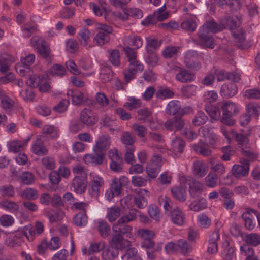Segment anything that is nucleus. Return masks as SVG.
I'll list each match as a JSON object with an SVG mask.
<instances>
[{"label": "nucleus", "mask_w": 260, "mask_h": 260, "mask_svg": "<svg viewBox=\"0 0 260 260\" xmlns=\"http://www.w3.org/2000/svg\"><path fill=\"white\" fill-rule=\"evenodd\" d=\"M208 119L207 116L203 111H199L192 120V123L196 126H200L205 123Z\"/></svg>", "instance_id": "nucleus-53"}, {"label": "nucleus", "mask_w": 260, "mask_h": 260, "mask_svg": "<svg viewBox=\"0 0 260 260\" xmlns=\"http://www.w3.org/2000/svg\"><path fill=\"white\" fill-rule=\"evenodd\" d=\"M81 122L85 125L91 126L94 125L96 120L93 116L92 111L88 109H84L81 112L80 115Z\"/></svg>", "instance_id": "nucleus-15"}, {"label": "nucleus", "mask_w": 260, "mask_h": 260, "mask_svg": "<svg viewBox=\"0 0 260 260\" xmlns=\"http://www.w3.org/2000/svg\"><path fill=\"white\" fill-rule=\"evenodd\" d=\"M66 69L65 67L61 64H54L50 69V74L52 75L62 77L66 75Z\"/></svg>", "instance_id": "nucleus-49"}, {"label": "nucleus", "mask_w": 260, "mask_h": 260, "mask_svg": "<svg viewBox=\"0 0 260 260\" xmlns=\"http://www.w3.org/2000/svg\"><path fill=\"white\" fill-rule=\"evenodd\" d=\"M212 105H207L205 109L207 113L209 114L211 118L215 120H218L220 118V112L219 108Z\"/></svg>", "instance_id": "nucleus-37"}, {"label": "nucleus", "mask_w": 260, "mask_h": 260, "mask_svg": "<svg viewBox=\"0 0 260 260\" xmlns=\"http://www.w3.org/2000/svg\"><path fill=\"white\" fill-rule=\"evenodd\" d=\"M218 106L222 109L223 113L234 115L238 112L236 105L231 101L219 102L218 103Z\"/></svg>", "instance_id": "nucleus-23"}, {"label": "nucleus", "mask_w": 260, "mask_h": 260, "mask_svg": "<svg viewBox=\"0 0 260 260\" xmlns=\"http://www.w3.org/2000/svg\"><path fill=\"white\" fill-rule=\"evenodd\" d=\"M87 218L86 213H85V211L79 212L75 216L73 221L76 225L83 226L87 224L88 221Z\"/></svg>", "instance_id": "nucleus-47"}, {"label": "nucleus", "mask_w": 260, "mask_h": 260, "mask_svg": "<svg viewBox=\"0 0 260 260\" xmlns=\"http://www.w3.org/2000/svg\"><path fill=\"white\" fill-rule=\"evenodd\" d=\"M21 197L28 200H35L38 198V191L32 188L27 187L21 193Z\"/></svg>", "instance_id": "nucleus-60"}, {"label": "nucleus", "mask_w": 260, "mask_h": 260, "mask_svg": "<svg viewBox=\"0 0 260 260\" xmlns=\"http://www.w3.org/2000/svg\"><path fill=\"white\" fill-rule=\"evenodd\" d=\"M249 171V162L248 160H245L242 165H235L232 169L233 175L237 178L246 176Z\"/></svg>", "instance_id": "nucleus-10"}, {"label": "nucleus", "mask_w": 260, "mask_h": 260, "mask_svg": "<svg viewBox=\"0 0 260 260\" xmlns=\"http://www.w3.org/2000/svg\"><path fill=\"white\" fill-rule=\"evenodd\" d=\"M148 191L145 189H140L134 196V202L137 207L140 209L144 208L147 205V200L144 197Z\"/></svg>", "instance_id": "nucleus-22"}, {"label": "nucleus", "mask_w": 260, "mask_h": 260, "mask_svg": "<svg viewBox=\"0 0 260 260\" xmlns=\"http://www.w3.org/2000/svg\"><path fill=\"white\" fill-rule=\"evenodd\" d=\"M133 228L125 222H120L119 219L113 225L112 230L114 233L120 234L121 235L131 233Z\"/></svg>", "instance_id": "nucleus-19"}, {"label": "nucleus", "mask_w": 260, "mask_h": 260, "mask_svg": "<svg viewBox=\"0 0 260 260\" xmlns=\"http://www.w3.org/2000/svg\"><path fill=\"white\" fill-rule=\"evenodd\" d=\"M143 70V64L137 60L129 62V65L127 72L124 73V79L126 82H129L132 79L135 78V74Z\"/></svg>", "instance_id": "nucleus-7"}, {"label": "nucleus", "mask_w": 260, "mask_h": 260, "mask_svg": "<svg viewBox=\"0 0 260 260\" xmlns=\"http://www.w3.org/2000/svg\"><path fill=\"white\" fill-rule=\"evenodd\" d=\"M172 222L178 226H181L185 223V215L178 207H175L170 213Z\"/></svg>", "instance_id": "nucleus-13"}, {"label": "nucleus", "mask_w": 260, "mask_h": 260, "mask_svg": "<svg viewBox=\"0 0 260 260\" xmlns=\"http://www.w3.org/2000/svg\"><path fill=\"white\" fill-rule=\"evenodd\" d=\"M46 215L48 218L50 222L51 223L60 221L64 216L63 212L61 210L54 211L50 210L46 212Z\"/></svg>", "instance_id": "nucleus-30"}, {"label": "nucleus", "mask_w": 260, "mask_h": 260, "mask_svg": "<svg viewBox=\"0 0 260 260\" xmlns=\"http://www.w3.org/2000/svg\"><path fill=\"white\" fill-rule=\"evenodd\" d=\"M148 212L149 216L153 219L156 221H159L160 219L161 215L159 208L154 204H151L148 207Z\"/></svg>", "instance_id": "nucleus-56"}, {"label": "nucleus", "mask_w": 260, "mask_h": 260, "mask_svg": "<svg viewBox=\"0 0 260 260\" xmlns=\"http://www.w3.org/2000/svg\"><path fill=\"white\" fill-rule=\"evenodd\" d=\"M121 141L125 145V148L135 147L134 144L135 142V137L128 132H124L121 135Z\"/></svg>", "instance_id": "nucleus-32"}, {"label": "nucleus", "mask_w": 260, "mask_h": 260, "mask_svg": "<svg viewBox=\"0 0 260 260\" xmlns=\"http://www.w3.org/2000/svg\"><path fill=\"white\" fill-rule=\"evenodd\" d=\"M15 61V58L12 56L4 53L0 58V71L5 73L10 70V66Z\"/></svg>", "instance_id": "nucleus-20"}, {"label": "nucleus", "mask_w": 260, "mask_h": 260, "mask_svg": "<svg viewBox=\"0 0 260 260\" xmlns=\"http://www.w3.org/2000/svg\"><path fill=\"white\" fill-rule=\"evenodd\" d=\"M127 44L134 49L139 48L142 46V39L137 36L131 35L128 37L127 39Z\"/></svg>", "instance_id": "nucleus-50"}, {"label": "nucleus", "mask_w": 260, "mask_h": 260, "mask_svg": "<svg viewBox=\"0 0 260 260\" xmlns=\"http://www.w3.org/2000/svg\"><path fill=\"white\" fill-rule=\"evenodd\" d=\"M110 144L111 139L110 136L107 135H102L99 138L94 147V150L101 152L105 151L109 148Z\"/></svg>", "instance_id": "nucleus-14"}, {"label": "nucleus", "mask_w": 260, "mask_h": 260, "mask_svg": "<svg viewBox=\"0 0 260 260\" xmlns=\"http://www.w3.org/2000/svg\"><path fill=\"white\" fill-rule=\"evenodd\" d=\"M221 94L225 98L233 96L237 92L236 85L234 83L223 85L220 89Z\"/></svg>", "instance_id": "nucleus-26"}, {"label": "nucleus", "mask_w": 260, "mask_h": 260, "mask_svg": "<svg viewBox=\"0 0 260 260\" xmlns=\"http://www.w3.org/2000/svg\"><path fill=\"white\" fill-rule=\"evenodd\" d=\"M234 255L235 249L234 246L230 245L229 243H226L222 253L223 258L225 260H232Z\"/></svg>", "instance_id": "nucleus-52"}, {"label": "nucleus", "mask_w": 260, "mask_h": 260, "mask_svg": "<svg viewBox=\"0 0 260 260\" xmlns=\"http://www.w3.org/2000/svg\"><path fill=\"white\" fill-rule=\"evenodd\" d=\"M138 213L140 211L136 209H131L128 213L121 216L119 219L120 222H125L127 223L129 222L135 221L137 219Z\"/></svg>", "instance_id": "nucleus-38"}, {"label": "nucleus", "mask_w": 260, "mask_h": 260, "mask_svg": "<svg viewBox=\"0 0 260 260\" xmlns=\"http://www.w3.org/2000/svg\"><path fill=\"white\" fill-rule=\"evenodd\" d=\"M101 124L106 128L108 129L112 132H114L115 131H118L119 129L117 122L113 120H111L109 117L106 116L102 119Z\"/></svg>", "instance_id": "nucleus-36"}, {"label": "nucleus", "mask_w": 260, "mask_h": 260, "mask_svg": "<svg viewBox=\"0 0 260 260\" xmlns=\"http://www.w3.org/2000/svg\"><path fill=\"white\" fill-rule=\"evenodd\" d=\"M122 260H142L138 255V251L134 247L129 248L125 251L124 254L121 256Z\"/></svg>", "instance_id": "nucleus-33"}, {"label": "nucleus", "mask_w": 260, "mask_h": 260, "mask_svg": "<svg viewBox=\"0 0 260 260\" xmlns=\"http://www.w3.org/2000/svg\"><path fill=\"white\" fill-rule=\"evenodd\" d=\"M121 209L119 207L114 206L107 209L106 218L109 222L115 221L121 215Z\"/></svg>", "instance_id": "nucleus-28"}, {"label": "nucleus", "mask_w": 260, "mask_h": 260, "mask_svg": "<svg viewBox=\"0 0 260 260\" xmlns=\"http://www.w3.org/2000/svg\"><path fill=\"white\" fill-rule=\"evenodd\" d=\"M186 66L193 71H198L201 67V63L198 60V53L196 51H188L185 57Z\"/></svg>", "instance_id": "nucleus-6"}, {"label": "nucleus", "mask_w": 260, "mask_h": 260, "mask_svg": "<svg viewBox=\"0 0 260 260\" xmlns=\"http://www.w3.org/2000/svg\"><path fill=\"white\" fill-rule=\"evenodd\" d=\"M97 228L101 236L104 238L108 237L111 233L110 226L105 221H99Z\"/></svg>", "instance_id": "nucleus-40"}, {"label": "nucleus", "mask_w": 260, "mask_h": 260, "mask_svg": "<svg viewBox=\"0 0 260 260\" xmlns=\"http://www.w3.org/2000/svg\"><path fill=\"white\" fill-rule=\"evenodd\" d=\"M137 235L142 241H145L146 240L153 239L155 234L153 231L150 230L141 229L138 230Z\"/></svg>", "instance_id": "nucleus-45"}, {"label": "nucleus", "mask_w": 260, "mask_h": 260, "mask_svg": "<svg viewBox=\"0 0 260 260\" xmlns=\"http://www.w3.org/2000/svg\"><path fill=\"white\" fill-rule=\"evenodd\" d=\"M127 182L128 178L125 176H121L119 178H113L110 188L105 193L106 198L110 201L114 196H119L122 190V187L125 186Z\"/></svg>", "instance_id": "nucleus-4"}, {"label": "nucleus", "mask_w": 260, "mask_h": 260, "mask_svg": "<svg viewBox=\"0 0 260 260\" xmlns=\"http://www.w3.org/2000/svg\"><path fill=\"white\" fill-rule=\"evenodd\" d=\"M22 234L25 236L30 242L36 239V232L35 228L31 224L25 225L22 230Z\"/></svg>", "instance_id": "nucleus-42"}, {"label": "nucleus", "mask_w": 260, "mask_h": 260, "mask_svg": "<svg viewBox=\"0 0 260 260\" xmlns=\"http://www.w3.org/2000/svg\"><path fill=\"white\" fill-rule=\"evenodd\" d=\"M180 48L175 46L166 47L162 52L163 56L166 58H170L175 55L179 51Z\"/></svg>", "instance_id": "nucleus-61"}, {"label": "nucleus", "mask_w": 260, "mask_h": 260, "mask_svg": "<svg viewBox=\"0 0 260 260\" xmlns=\"http://www.w3.org/2000/svg\"><path fill=\"white\" fill-rule=\"evenodd\" d=\"M97 153L96 151H95ZM105 154L103 152L96 153L95 155L86 154L84 157V160L87 164L101 165L103 163Z\"/></svg>", "instance_id": "nucleus-17"}, {"label": "nucleus", "mask_w": 260, "mask_h": 260, "mask_svg": "<svg viewBox=\"0 0 260 260\" xmlns=\"http://www.w3.org/2000/svg\"><path fill=\"white\" fill-rule=\"evenodd\" d=\"M79 40L80 44L84 46H87L90 39V32L86 28H82L79 32Z\"/></svg>", "instance_id": "nucleus-55"}, {"label": "nucleus", "mask_w": 260, "mask_h": 260, "mask_svg": "<svg viewBox=\"0 0 260 260\" xmlns=\"http://www.w3.org/2000/svg\"><path fill=\"white\" fill-rule=\"evenodd\" d=\"M193 171L195 175L203 177L207 174L208 170L203 161L196 160L193 163Z\"/></svg>", "instance_id": "nucleus-24"}, {"label": "nucleus", "mask_w": 260, "mask_h": 260, "mask_svg": "<svg viewBox=\"0 0 260 260\" xmlns=\"http://www.w3.org/2000/svg\"><path fill=\"white\" fill-rule=\"evenodd\" d=\"M112 246L118 250L125 249L130 245L129 241L123 238V235H121L119 233H115L114 234L112 237Z\"/></svg>", "instance_id": "nucleus-16"}, {"label": "nucleus", "mask_w": 260, "mask_h": 260, "mask_svg": "<svg viewBox=\"0 0 260 260\" xmlns=\"http://www.w3.org/2000/svg\"><path fill=\"white\" fill-rule=\"evenodd\" d=\"M30 44L31 46L36 47L38 53L47 62H51L53 55L51 53L49 45L46 41L34 37L30 39Z\"/></svg>", "instance_id": "nucleus-3"}, {"label": "nucleus", "mask_w": 260, "mask_h": 260, "mask_svg": "<svg viewBox=\"0 0 260 260\" xmlns=\"http://www.w3.org/2000/svg\"><path fill=\"white\" fill-rule=\"evenodd\" d=\"M244 240L247 244L256 246L260 244V235L256 233H251L245 236Z\"/></svg>", "instance_id": "nucleus-46"}, {"label": "nucleus", "mask_w": 260, "mask_h": 260, "mask_svg": "<svg viewBox=\"0 0 260 260\" xmlns=\"http://www.w3.org/2000/svg\"><path fill=\"white\" fill-rule=\"evenodd\" d=\"M32 150L34 153L39 156L45 155L48 153L47 149L44 145L39 137H37L36 141L33 144Z\"/></svg>", "instance_id": "nucleus-29"}, {"label": "nucleus", "mask_w": 260, "mask_h": 260, "mask_svg": "<svg viewBox=\"0 0 260 260\" xmlns=\"http://www.w3.org/2000/svg\"><path fill=\"white\" fill-rule=\"evenodd\" d=\"M72 186L77 193L81 194L85 192L87 186V181L79 176H75L73 180Z\"/></svg>", "instance_id": "nucleus-18"}, {"label": "nucleus", "mask_w": 260, "mask_h": 260, "mask_svg": "<svg viewBox=\"0 0 260 260\" xmlns=\"http://www.w3.org/2000/svg\"><path fill=\"white\" fill-rule=\"evenodd\" d=\"M242 16L241 15L235 16L233 17H228L222 20V23L225 26H228L231 32L232 36L235 39L239 42H242L245 39L244 31L239 28L242 22Z\"/></svg>", "instance_id": "nucleus-2"}, {"label": "nucleus", "mask_w": 260, "mask_h": 260, "mask_svg": "<svg viewBox=\"0 0 260 260\" xmlns=\"http://www.w3.org/2000/svg\"><path fill=\"white\" fill-rule=\"evenodd\" d=\"M68 95L71 96L72 103L75 105H81L83 102H86L87 98L79 90H72L68 92Z\"/></svg>", "instance_id": "nucleus-21"}, {"label": "nucleus", "mask_w": 260, "mask_h": 260, "mask_svg": "<svg viewBox=\"0 0 260 260\" xmlns=\"http://www.w3.org/2000/svg\"><path fill=\"white\" fill-rule=\"evenodd\" d=\"M206 206V200L204 198H201L198 201L191 202L189 207L191 210L198 212L205 208Z\"/></svg>", "instance_id": "nucleus-48"}, {"label": "nucleus", "mask_w": 260, "mask_h": 260, "mask_svg": "<svg viewBox=\"0 0 260 260\" xmlns=\"http://www.w3.org/2000/svg\"><path fill=\"white\" fill-rule=\"evenodd\" d=\"M171 145V151L174 154V157H179L184 152L186 144L181 138L176 137L172 139Z\"/></svg>", "instance_id": "nucleus-8"}, {"label": "nucleus", "mask_w": 260, "mask_h": 260, "mask_svg": "<svg viewBox=\"0 0 260 260\" xmlns=\"http://www.w3.org/2000/svg\"><path fill=\"white\" fill-rule=\"evenodd\" d=\"M44 77L42 75L29 74V78L26 80V83L31 87H37L42 83Z\"/></svg>", "instance_id": "nucleus-35"}, {"label": "nucleus", "mask_w": 260, "mask_h": 260, "mask_svg": "<svg viewBox=\"0 0 260 260\" xmlns=\"http://www.w3.org/2000/svg\"><path fill=\"white\" fill-rule=\"evenodd\" d=\"M225 28V26L221 22L218 24L214 21H207L199 30L198 36L201 45L207 48L213 49L216 43L211 33H216Z\"/></svg>", "instance_id": "nucleus-1"}, {"label": "nucleus", "mask_w": 260, "mask_h": 260, "mask_svg": "<svg viewBox=\"0 0 260 260\" xmlns=\"http://www.w3.org/2000/svg\"><path fill=\"white\" fill-rule=\"evenodd\" d=\"M246 109V113L249 115L250 117L252 116H254L255 117L258 116L260 112V108L257 105H255L253 103H250L247 105Z\"/></svg>", "instance_id": "nucleus-62"}, {"label": "nucleus", "mask_w": 260, "mask_h": 260, "mask_svg": "<svg viewBox=\"0 0 260 260\" xmlns=\"http://www.w3.org/2000/svg\"><path fill=\"white\" fill-rule=\"evenodd\" d=\"M193 150L199 155L207 157L211 154L212 151L205 146L199 145L198 144H193L192 145Z\"/></svg>", "instance_id": "nucleus-58"}, {"label": "nucleus", "mask_w": 260, "mask_h": 260, "mask_svg": "<svg viewBox=\"0 0 260 260\" xmlns=\"http://www.w3.org/2000/svg\"><path fill=\"white\" fill-rule=\"evenodd\" d=\"M119 250L112 246L103 252L102 257L106 259L113 260L117 256Z\"/></svg>", "instance_id": "nucleus-51"}, {"label": "nucleus", "mask_w": 260, "mask_h": 260, "mask_svg": "<svg viewBox=\"0 0 260 260\" xmlns=\"http://www.w3.org/2000/svg\"><path fill=\"white\" fill-rule=\"evenodd\" d=\"M181 106L177 101H171L167 105L166 113L169 115H174L180 110Z\"/></svg>", "instance_id": "nucleus-44"}, {"label": "nucleus", "mask_w": 260, "mask_h": 260, "mask_svg": "<svg viewBox=\"0 0 260 260\" xmlns=\"http://www.w3.org/2000/svg\"><path fill=\"white\" fill-rule=\"evenodd\" d=\"M197 86L192 84L184 85L181 89L182 95L187 98L194 96L197 93Z\"/></svg>", "instance_id": "nucleus-41"}, {"label": "nucleus", "mask_w": 260, "mask_h": 260, "mask_svg": "<svg viewBox=\"0 0 260 260\" xmlns=\"http://www.w3.org/2000/svg\"><path fill=\"white\" fill-rule=\"evenodd\" d=\"M203 185L199 181L195 180L189 186V192L193 198H196L200 195L203 191Z\"/></svg>", "instance_id": "nucleus-27"}, {"label": "nucleus", "mask_w": 260, "mask_h": 260, "mask_svg": "<svg viewBox=\"0 0 260 260\" xmlns=\"http://www.w3.org/2000/svg\"><path fill=\"white\" fill-rule=\"evenodd\" d=\"M90 188L89 189L90 194L92 197H97L100 193V188L104 185L103 179L98 175H91Z\"/></svg>", "instance_id": "nucleus-9"}, {"label": "nucleus", "mask_w": 260, "mask_h": 260, "mask_svg": "<svg viewBox=\"0 0 260 260\" xmlns=\"http://www.w3.org/2000/svg\"><path fill=\"white\" fill-rule=\"evenodd\" d=\"M197 222L202 228L207 229L211 223V220L205 214L202 213L199 214L197 217Z\"/></svg>", "instance_id": "nucleus-59"}, {"label": "nucleus", "mask_w": 260, "mask_h": 260, "mask_svg": "<svg viewBox=\"0 0 260 260\" xmlns=\"http://www.w3.org/2000/svg\"><path fill=\"white\" fill-rule=\"evenodd\" d=\"M252 214H254L256 216V214H257V211L252 208H248L242 215V218L244 222L245 226L249 230H252L255 226L254 222V218Z\"/></svg>", "instance_id": "nucleus-12"}, {"label": "nucleus", "mask_w": 260, "mask_h": 260, "mask_svg": "<svg viewBox=\"0 0 260 260\" xmlns=\"http://www.w3.org/2000/svg\"><path fill=\"white\" fill-rule=\"evenodd\" d=\"M174 92L167 87H160L156 91L155 96L156 98L160 100H164L172 98L174 96Z\"/></svg>", "instance_id": "nucleus-39"}, {"label": "nucleus", "mask_w": 260, "mask_h": 260, "mask_svg": "<svg viewBox=\"0 0 260 260\" xmlns=\"http://www.w3.org/2000/svg\"><path fill=\"white\" fill-rule=\"evenodd\" d=\"M120 55L119 50L115 49L111 52L109 59L113 66L118 67L120 64Z\"/></svg>", "instance_id": "nucleus-63"}, {"label": "nucleus", "mask_w": 260, "mask_h": 260, "mask_svg": "<svg viewBox=\"0 0 260 260\" xmlns=\"http://www.w3.org/2000/svg\"><path fill=\"white\" fill-rule=\"evenodd\" d=\"M110 39V36L107 33L99 31L94 37L93 43L98 46H101L107 43Z\"/></svg>", "instance_id": "nucleus-31"}, {"label": "nucleus", "mask_w": 260, "mask_h": 260, "mask_svg": "<svg viewBox=\"0 0 260 260\" xmlns=\"http://www.w3.org/2000/svg\"><path fill=\"white\" fill-rule=\"evenodd\" d=\"M175 78L179 82L185 83L194 81L195 75L185 69L178 68Z\"/></svg>", "instance_id": "nucleus-11"}, {"label": "nucleus", "mask_w": 260, "mask_h": 260, "mask_svg": "<svg viewBox=\"0 0 260 260\" xmlns=\"http://www.w3.org/2000/svg\"><path fill=\"white\" fill-rule=\"evenodd\" d=\"M181 27L186 31L193 32L197 28V24L192 19H186L181 23Z\"/></svg>", "instance_id": "nucleus-57"}, {"label": "nucleus", "mask_w": 260, "mask_h": 260, "mask_svg": "<svg viewBox=\"0 0 260 260\" xmlns=\"http://www.w3.org/2000/svg\"><path fill=\"white\" fill-rule=\"evenodd\" d=\"M171 193L175 199L181 202H183L186 200V190L181 186H173L171 189Z\"/></svg>", "instance_id": "nucleus-25"}, {"label": "nucleus", "mask_w": 260, "mask_h": 260, "mask_svg": "<svg viewBox=\"0 0 260 260\" xmlns=\"http://www.w3.org/2000/svg\"><path fill=\"white\" fill-rule=\"evenodd\" d=\"M30 138H28L24 142L20 141H15L12 142L10 144V150L13 152H17L23 149V146L26 145Z\"/></svg>", "instance_id": "nucleus-54"}, {"label": "nucleus", "mask_w": 260, "mask_h": 260, "mask_svg": "<svg viewBox=\"0 0 260 260\" xmlns=\"http://www.w3.org/2000/svg\"><path fill=\"white\" fill-rule=\"evenodd\" d=\"M1 207L6 210L14 213L19 209V206L14 202L10 200H3L0 203Z\"/></svg>", "instance_id": "nucleus-43"}, {"label": "nucleus", "mask_w": 260, "mask_h": 260, "mask_svg": "<svg viewBox=\"0 0 260 260\" xmlns=\"http://www.w3.org/2000/svg\"><path fill=\"white\" fill-rule=\"evenodd\" d=\"M166 9V4L156 11H154L152 15H150L142 21L141 24L143 25L149 26L155 24L157 21H162L167 19L169 17V13L165 12Z\"/></svg>", "instance_id": "nucleus-5"}, {"label": "nucleus", "mask_w": 260, "mask_h": 260, "mask_svg": "<svg viewBox=\"0 0 260 260\" xmlns=\"http://www.w3.org/2000/svg\"><path fill=\"white\" fill-rule=\"evenodd\" d=\"M21 182L25 185L32 184L35 181L34 175L29 172H24L20 176Z\"/></svg>", "instance_id": "nucleus-64"}, {"label": "nucleus", "mask_w": 260, "mask_h": 260, "mask_svg": "<svg viewBox=\"0 0 260 260\" xmlns=\"http://www.w3.org/2000/svg\"><path fill=\"white\" fill-rule=\"evenodd\" d=\"M178 247L181 254L184 256H187L192 250L191 245L184 239H179L178 240Z\"/></svg>", "instance_id": "nucleus-34"}]
</instances>
